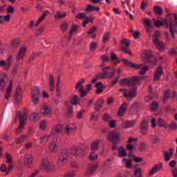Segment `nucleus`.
Here are the masks:
<instances>
[{"label": "nucleus", "mask_w": 177, "mask_h": 177, "mask_svg": "<svg viewBox=\"0 0 177 177\" xmlns=\"http://www.w3.org/2000/svg\"><path fill=\"white\" fill-rule=\"evenodd\" d=\"M165 12L167 13L166 18L164 21L165 27L166 28H169L172 38H175V34L174 32H177V15L170 14L168 8H165Z\"/></svg>", "instance_id": "nucleus-1"}, {"label": "nucleus", "mask_w": 177, "mask_h": 177, "mask_svg": "<svg viewBox=\"0 0 177 177\" xmlns=\"http://www.w3.org/2000/svg\"><path fill=\"white\" fill-rule=\"evenodd\" d=\"M17 117L19 120V125L16 129L15 133H17V135H19L21 133V131H23V129L26 125V122L27 121V118L28 117V115L26 113H23L21 112H18L17 113Z\"/></svg>", "instance_id": "nucleus-2"}, {"label": "nucleus", "mask_w": 177, "mask_h": 177, "mask_svg": "<svg viewBox=\"0 0 177 177\" xmlns=\"http://www.w3.org/2000/svg\"><path fill=\"white\" fill-rule=\"evenodd\" d=\"M121 136L120 135V133L115 131H112L109 133L108 135V139L111 142L113 145L112 147V150H117L118 148L117 147V144L120 143V139Z\"/></svg>", "instance_id": "nucleus-3"}, {"label": "nucleus", "mask_w": 177, "mask_h": 177, "mask_svg": "<svg viewBox=\"0 0 177 177\" xmlns=\"http://www.w3.org/2000/svg\"><path fill=\"white\" fill-rule=\"evenodd\" d=\"M70 157V153L67 149H63L61 151V154L58 157L57 162V165L58 167H64L67 162L68 161V158Z\"/></svg>", "instance_id": "nucleus-4"}, {"label": "nucleus", "mask_w": 177, "mask_h": 177, "mask_svg": "<svg viewBox=\"0 0 177 177\" xmlns=\"http://www.w3.org/2000/svg\"><path fill=\"white\" fill-rule=\"evenodd\" d=\"M119 92H122L123 96H124L127 100H132V99L136 97V95L138 93V87L134 86L130 90L120 88L119 89Z\"/></svg>", "instance_id": "nucleus-5"}, {"label": "nucleus", "mask_w": 177, "mask_h": 177, "mask_svg": "<svg viewBox=\"0 0 177 177\" xmlns=\"http://www.w3.org/2000/svg\"><path fill=\"white\" fill-rule=\"evenodd\" d=\"M139 84H140V82L138 76H134L130 79L124 78L120 82L121 86H125V85L127 86H136V85H139Z\"/></svg>", "instance_id": "nucleus-6"}, {"label": "nucleus", "mask_w": 177, "mask_h": 177, "mask_svg": "<svg viewBox=\"0 0 177 177\" xmlns=\"http://www.w3.org/2000/svg\"><path fill=\"white\" fill-rule=\"evenodd\" d=\"M78 96L73 95L71 99V102L66 101L65 102V106L67 107L66 114L68 117H70L73 114V104L75 106L78 104Z\"/></svg>", "instance_id": "nucleus-7"}, {"label": "nucleus", "mask_w": 177, "mask_h": 177, "mask_svg": "<svg viewBox=\"0 0 177 177\" xmlns=\"http://www.w3.org/2000/svg\"><path fill=\"white\" fill-rule=\"evenodd\" d=\"M88 149V145H86V144H82L80 147H75L73 149L72 153L73 156H75L76 157H84Z\"/></svg>", "instance_id": "nucleus-8"}, {"label": "nucleus", "mask_w": 177, "mask_h": 177, "mask_svg": "<svg viewBox=\"0 0 177 177\" xmlns=\"http://www.w3.org/2000/svg\"><path fill=\"white\" fill-rule=\"evenodd\" d=\"M40 168L46 171V172H55V165L50 164L48 158L42 159Z\"/></svg>", "instance_id": "nucleus-9"}, {"label": "nucleus", "mask_w": 177, "mask_h": 177, "mask_svg": "<svg viewBox=\"0 0 177 177\" xmlns=\"http://www.w3.org/2000/svg\"><path fill=\"white\" fill-rule=\"evenodd\" d=\"M113 76H114V73L104 71L97 75V76L91 80V83L96 84V82H97V81L99 80V78H102V80H104L105 78H111Z\"/></svg>", "instance_id": "nucleus-10"}, {"label": "nucleus", "mask_w": 177, "mask_h": 177, "mask_svg": "<svg viewBox=\"0 0 177 177\" xmlns=\"http://www.w3.org/2000/svg\"><path fill=\"white\" fill-rule=\"evenodd\" d=\"M84 82H85V80L84 79H80L75 86V89L80 93L81 97H84V96H86V94L88 93V91H86L84 86H82Z\"/></svg>", "instance_id": "nucleus-11"}, {"label": "nucleus", "mask_w": 177, "mask_h": 177, "mask_svg": "<svg viewBox=\"0 0 177 177\" xmlns=\"http://www.w3.org/2000/svg\"><path fill=\"white\" fill-rule=\"evenodd\" d=\"M84 82H85V80L84 79H80L75 86V89L80 93L81 97H84V96H86V94L88 93V91H86L84 86H82Z\"/></svg>", "instance_id": "nucleus-12"}, {"label": "nucleus", "mask_w": 177, "mask_h": 177, "mask_svg": "<svg viewBox=\"0 0 177 177\" xmlns=\"http://www.w3.org/2000/svg\"><path fill=\"white\" fill-rule=\"evenodd\" d=\"M130 44H131V41H129V39H123L121 41L122 47L120 48V50L122 52H124V53H127L128 55H130V56H132V53L131 52L129 48H128V47L129 46Z\"/></svg>", "instance_id": "nucleus-13"}, {"label": "nucleus", "mask_w": 177, "mask_h": 177, "mask_svg": "<svg viewBox=\"0 0 177 177\" xmlns=\"http://www.w3.org/2000/svg\"><path fill=\"white\" fill-rule=\"evenodd\" d=\"M39 96H41V92H39V87H35L32 90V102L33 104H38L39 103Z\"/></svg>", "instance_id": "nucleus-14"}, {"label": "nucleus", "mask_w": 177, "mask_h": 177, "mask_svg": "<svg viewBox=\"0 0 177 177\" xmlns=\"http://www.w3.org/2000/svg\"><path fill=\"white\" fill-rule=\"evenodd\" d=\"M63 131H64V126L62 124H56L52 127L50 133L53 136H58V135L62 133Z\"/></svg>", "instance_id": "nucleus-15"}, {"label": "nucleus", "mask_w": 177, "mask_h": 177, "mask_svg": "<svg viewBox=\"0 0 177 177\" xmlns=\"http://www.w3.org/2000/svg\"><path fill=\"white\" fill-rule=\"evenodd\" d=\"M8 83V75L6 73H1L0 75V89L5 91L6 88V84Z\"/></svg>", "instance_id": "nucleus-16"}, {"label": "nucleus", "mask_w": 177, "mask_h": 177, "mask_svg": "<svg viewBox=\"0 0 177 177\" xmlns=\"http://www.w3.org/2000/svg\"><path fill=\"white\" fill-rule=\"evenodd\" d=\"M144 59L146 62H147L149 64L153 66V64H156V59L153 57V53L151 51H148L145 53L144 55Z\"/></svg>", "instance_id": "nucleus-17"}, {"label": "nucleus", "mask_w": 177, "mask_h": 177, "mask_svg": "<svg viewBox=\"0 0 177 177\" xmlns=\"http://www.w3.org/2000/svg\"><path fill=\"white\" fill-rule=\"evenodd\" d=\"M153 44L160 52H162L164 49H165V43L162 41L161 39H153Z\"/></svg>", "instance_id": "nucleus-18"}, {"label": "nucleus", "mask_w": 177, "mask_h": 177, "mask_svg": "<svg viewBox=\"0 0 177 177\" xmlns=\"http://www.w3.org/2000/svg\"><path fill=\"white\" fill-rule=\"evenodd\" d=\"M24 165L26 168H30L32 165V156L30 154H27L24 156Z\"/></svg>", "instance_id": "nucleus-19"}, {"label": "nucleus", "mask_w": 177, "mask_h": 177, "mask_svg": "<svg viewBox=\"0 0 177 177\" xmlns=\"http://www.w3.org/2000/svg\"><path fill=\"white\" fill-rule=\"evenodd\" d=\"M22 92L23 91L21 90V87H20V86H18L16 90V94L14 96L15 102H17V103H20V102H21V99L23 97Z\"/></svg>", "instance_id": "nucleus-20"}, {"label": "nucleus", "mask_w": 177, "mask_h": 177, "mask_svg": "<svg viewBox=\"0 0 177 177\" xmlns=\"http://www.w3.org/2000/svg\"><path fill=\"white\" fill-rule=\"evenodd\" d=\"M26 52L27 48H26V46L21 47L17 55V60L19 62H20V60H23V59H24V56H26Z\"/></svg>", "instance_id": "nucleus-21"}, {"label": "nucleus", "mask_w": 177, "mask_h": 177, "mask_svg": "<svg viewBox=\"0 0 177 177\" xmlns=\"http://www.w3.org/2000/svg\"><path fill=\"white\" fill-rule=\"evenodd\" d=\"M128 109V104L127 102H123L120 107L119 108V111L118 112V115L119 117H122L127 113V110Z\"/></svg>", "instance_id": "nucleus-22"}, {"label": "nucleus", "mask_w": 177, "mask_h": 177, "mask_svg": "<svg viewBox=\"0 0 177 177\" xmlns=\"http://www.w3.org/2000/svg\"><path fill=\"white\" fill-rule=\"evenodd\" d=\"M172 156H174V149L171 148L169 151H165L163 152V157L165 161L168 162L171 158Z\"/></svg>", "instance_id": "nucleus-23"}, {"label": "nucleus", "mask_w": 177, "mask_h": 177, "mask_svg": "<svg viewBox=\"0 0 177 177\" xmlns=\"http://www.w3.org/2000/svg\"><path fill=\"white\" fill-rule=\"evenodd\" d=\"M75 131H77V126L75 124H71L66 126L64 129L66 135H70V133H73V132H75Z\"/></svg>", "instance_id": "nucleus-24"}, {"label": "nucleus", "mask_w": 177, "mask_h": 177, "mask_svg": "<svg viewBox=\"0 0 177 177\" xmlns=\"http://www.w3.org/2000/svg\"><path fill=\"white\" fill-rule=\"evenodd\" d=\"M141 135H146L149 129V124L145 120H143L140 126Z\"/></svg>", "instance_id": "nucleus-25"}, {"label": "nucleus", "mask_w": 177, "mask_h": 177, "mask_svg": "<svg viewBox=\"0 0 177 177\" xmlns=\"http://www.w3.org/2000/svg\"><path fill=\"white\" fill-rule=\"evenodd\" d=\"M60 96H62V87H59V86H57V88H56V95L54 100V103L56 106L60 103Z\"/></svg>", "instance_id": "nucleus-26"}, {"label": "nucleus", "mask_w": 177, "mask_h": 177, "mask_svg": "<svg viewBox=\"0 0 177 177\" xmlns=\"http://www.w3.org/2000/svg\"><path fill=\"white\" fill-rule=\"evenodd\" d=\"M162 67H158L156 71H155L154 81H160V78H161V75H162Z\"/></svg>", "instance_id": "nucleus-27"}, {"label": "nucleus", "mask_w": 177, "mask_h": 177, "mask_svg": "<svg viewBox=\"0 0 177 177\" xmlns=\"http://www.w3.org/2000/svg\"><path fill=\"white\" fill-rule=\"evenodd\" d=\"M118 157L122 158V157H127V149L124 147H120L118 148Z\"/></svg>", "instance_id": "nucleus-28"}, {"label": "nucleus", "mask_w": 177, "mask_h": 177, "mask_svg": "<svg viewBox=\"0 0 177 177\" xmlns=\"http://www.w3.org/2000/svg\"><path fill=\"white\" fill-rule=\"evenodd\" d=\"M122 62L124 63V64L129 66V67H132L133 68H140V67H142V64L138 65L131 62L130 61H128V59H122Z\"/></svg>", "instance_id": "nucleus-29"}, {"label": "nucleus", "mask_w": 177, "mask_h": 177, "mask_svg": "<svg viewBox=\"0 0 177 177\" xmlns=\"http://www.w3.org/2000/svg\"><path fill=\"white\" fill-rule=\"evenodd\" d=\"M51 111L50 106H48V105H44L40 110L41 114H44V115H49Z\"/></svg>", "instance_id": "nucleus-30"}, {"label": "nucleus", "mask_w": 177, "mask_h": 177, "mask_svg": "<svg viewBox=\"0 0 177 177\" xmlns=\"http://www.w3.org/2000/svg\"><path fill=\"white\" fill-rule=\"evenodd\" d=\"M162 167V163H160L159 165H156L155 167L152 168L151 171H149V175L151 176L155 174H157L158 171H160Z\"/></svg>", "instance_id": "nucleus-31"}, {"label": "nucleus", "mask_w": 177, "mask_h": 177, "mask_svg": "<svg viewBox=\"0 0 177 177\" xmlns=\"http://www.w3.org/2000/svg\"><path fill=\"white\" fill-rule=\"evenodd\" d=\"M49 84H50V91L55 92V77H53V75H50Z\"/></svg>", "instance_id": "nucleus-32"}, {"label": "nucleus", "mask_w": 177, "mask_h": 177, "mask_svg": "<svg viewBox=\"0 0 177 177\" xmlns=\"http://www.w3.org/2000/svg\"><path fill=\"white\" fill-rule=\"evenodd\" d=\"M12 86H13V82H10L7 88L6 93L5 99L6 100H8V99L10 97V93H12Z\"/></svg>", "instance_id": "nucleus-33"}, {"label": "nucleus", "mask_w": 177, "mask_h": 177, "mask_svg": "<svg viewBox=\"0 0 177 177\" xmlns=\"http://www.w3.org/2000/svg\"><path fill=\"white\" fill-rule=\"evenodd\" d=\"M97 168H99V165H90L86 171L87 175H92Z\"/></svg>", "instance_id": "nucleus-34"}, {"label": "nucleus", "mask_w": 177, "mask_h": 177, "mask_svg": "<svg viewBox=\"0 0 177 177\" xmlns=\"http://www.w3.org/2000/svg\"><path fill=\"white\" fill-rule=\"evenodd\" d=\"M85 10L87 12V13H91V12H99L100 10V8L99 7H95L92 5H88L87 8L85 9Z\"/></svg>", "instance_id": "nucleus-35"}, {"label": "nucleus", "mask_w": 177, "mask_h": 177, "mask_svg": "<svg viewBox=\"0 0 177 177\" xmlns=\"http://www.w3.org/2000/svg\"><path fill=\"white\" fill-rule=\"evenodd\" d=\"M135 120H127L122 122V126L124 128H132V127L135 125Z\"/></svg>", "instance_id": "nucleus-36"}, {"label": "nucleus", "mask_w": 177, "mask_h": 177, "mask_svg": "<svg viewBox=\"0 0 177 177\" xmlns=\"http://www.w3.org/2000/svg\"><path fill=\"white\" fill-rule=\"evenodd\" d=\"M67 16V14L66 12H62L60 11H57L54 13V17L55 19H63Z\"/></svg>", "instance_id": "nucleus-37"}, {"label": "nucleus", "mask_w": 177, "mask_h": 177, "mask_svg": "<svg viewBox=\"0 0 177 177\" xmlns=\"http://www.w3.org/2000/svg\"><path fill=\"white\" fill-rule=\"evenodd\" d=\"M30 120L34 122H37L39 120V114L37 112H33L30 116Z\"/></svg>", "instance_id": "nucleus-38"}, {"label": "nucleus", "mask_w": 177, "mask_h": 177, "mask_svg": "<svg viewBox=\"0 0 177 177\" xmlns=\"http://www.w3.org/2000/svg\"><path fill=\"white\" fill-rule=\"evenodd\" d=\"M95 88H97L96 93H102L104 89V86H103V83L100 82L95 84Z\"/></svg>", "instance_id": "nucleus-39"}, {"label": "nucleus", "mask_w": 177, "mask_h": 177, "mask_svg": "<svg viewBox=\"0 0 177 177\" xmlns=\"http://www.w3.org/2000/svg\"><path fill=\"white\" fill-rule=\"evenodd\" d=\"M107 162H111V159H108L105 162H104L102 167H100V170L102 174L104 171H107V168L109 167V165Z\"/></svg>", "instance_id": "nucleus-40"}, {"label": "nucleus", "mask_w": 177, "mask_h": 177, "mask_svg": "<svg viewBox=\"0 0 177 177\" xmlns=\"http://www.w3.org/2000/svg\"><path fill=\"white\" fill-rule=\"evenodd\" d=\"M100 143V141L99 140L94 141L91 144V151H97V149H99Z\"/></svg>", "instance_id": "nucleus-41"}, {"label": "nucleus", "mask_w": 177, "mask_h": 177, "mask_svg": "<svg viewBox=\"0 0 177 177\" xmlns=\"http://www.w3.org/2000/svg\"><path fill=\"white\" fill-rule=\"evenodd\" d=\"M19 45H20V41H19V39H15L14 40H12V41L11 43V48L12 49H16V48H19Z\"/></svg>", "instance_id": "nucleus-42"}, {"label": "nucleus", "mask_w": 177, "mask_h": 177, "mask_svg": "<svg viewBox=\"0 0 177 177\" xmlns=\"http://www.w3.org/2000/svg\"><path fill=\"white\" fill-rule=\"evenodd\" d=\"M103 105V100H99L95 104V111H100L102 106Z\"/></svg>", "instance_id": "nucleus-43"}, {"label": "nucleus", "mask_w": 177, "mask_h": 177, "mask_svg": "<svg viewBox=\"0 0 177 177\" xmlns=\"http://www.w3.org/2000/svg\"><path fill=\"white\" fill-rule=\"evenodd\" d=\"M28 138V136L22 135L19 138L16 139V143L18 145H20L21 143H23L26 139Z\"/></svg>", "instance_id": "nucleus-44"}, {"label": "nucleus", "mask_w": 177, "mask_h": 177, "mask_svg": "<svg viewBox=\"0 0 177 177\" xmlns=\"http://www.w3.org/2000/svg\"><path fill=\"white\" fill-rule=\"evenodd\" d=\"M9 20H10V15H3V16L0 15V24H2L3 21H9Z\"/></svg>", "instance_id": "nucleus-45"}, {"label": "nucleus", "mask_w": 177, "mask_h": 177, "mask_svg": "<svg viewBox=\"0 0 177 177\" xmlns=\"http://www.w3.org/2000/svg\"><path fill=\"white\" fill-rule=\"evenodd\" d=\"M153 11L155 12L156 15H158V16L162 15V8L158 6L153 7Z\"/></svg>", "instance_id": "nucleus-46"}, {"label": "nucleus", "mask_w": 177, "mask_h": 177, "mask_svg": "<svg viewBox=\"0 0 177 177\" xmlns=\"http://www.w3.org/2000/svg\"><path fill=\"white\" fill-rule=\"evenodd\" d=\"M50 136H52V134L48 135L46 134L44 136L41 138V142L40 143H46V142H48V140H49V139H50Z\"/></svg>", "instance_id": "nucleus-47"}, {"label": "nucleus", "mask_w": 177, "mask_h": 177, "mask_svg": "<svg viewBox=\"0 0 177 177\" xmlns=\"http://www.w3.org/2000/svg\"><path fill=\"white\" fill-rule=\"evenodd\" d=\"M97 159V154L95 153L94 151H91L90 155H89V160L90 161H95V160Z\"/></svg>", "instance_id": "nucleus-48"}, {"label": "nucleus", "mask_w": 177, "mask_h": 177, "mask_svg": "<svg viewBox=\"0 0 177 177\" xmlns=\"http://www.w3.org/2000/svg\"><path fill=\"white\" fill-rule=\"evenodd\" d=\"M123 162L125 163L126 167L128 169H129V168H131V167H132V162L131 161V160H129L128 158H124Z\"/></svg>", "instance_id": "nucleus-49"}, {"label": "nucleus", "mask_w": 177, "mask_h": 177, "mask_svg": "<svg viewBox=\"0 0 177 177\" xmlns=\"http://www.w3.org/2000/svg\"><path fill=\"white\" fill-rule=\"evenodd\" d=\"M170 97H171V93L169 92V90L166 91L165 92V97L162 100V103H165L167 102V100H168Z\"/></svg>", "instance_id": "nucleus-50"}, {"label": "nucleus", "mask_w": 177, "mask_h": 177, "mask_svg": "<svg viewBox=\"0 0 177 177\" xmlns=\"http://www.w3.org/2000/svg\"><path fill=\"white\" fill-rule=\"evenodd\" d=\"M6 160L8 164H12L13 162V158L12 157V155L9 153H6Z\"/></svg>", "instance_id": "nucleus-51"}, {"label": "nucleus", "mask_w": 177, "mask_h": 177, "mask_svg": "<svg viewBox=\"0 0 177 177\" xmlns=\"http://www.w3.org/2000/svg\"><path fill=\"white\" fill-rule=\"evenodd\" d=\"M84 19H85L83 21V27H85V26H86V24H88V23H93V18H89L88 17H86Z\"/></svg>", "instance_id": "nucleus-52"}, {"label": "nucleus", "mask_w": 177, "mask_h": 177, "mask_svg": "<svg viewBox=\"0 0 177 177\" xmlns=\"http://www.w3.org/2000/svg\"><path fill=\"white\" fill-rule=\"evenodd\" d=\"M49 13V12L48 10L44 11L43 15H41V17H40L38 19V23H41V21H43L45 19V17H46V16H48V14Z\"/></svg>", "instance_id": "nucleus-53"}, {"label": "nucleus", "mask_w": 177, "mask_h": 177, "mask_svg": "<svg viewBox=\"0 0 177 177\" xmlns=\"http://www.w3.org/2000/svg\"><path fill=\"white\" fill-rule=\"evenodd\" d=\"M134 175L136 177H143L142 175V169L138 168L134 171Z\"/></svg>", "instance_id": "nucleus-54"}, {"label": "nucleus", "mask_w": 177, "mask_h": 177, "mask_svg": "<svg viewBox=\"0 0 177 177\" xmlns=\"http://www.w3.org/2000/svg\"><path fill=\"white\" fill-rule=\"evenodd\" d=\"M56 147H57L56 142L52 141L49 146L50 150H51V151H56Z\"/></svg>", "instance_id": "nucleus-55"}, {"label": "nucleus", "mask_w": 177, "mask_h": 177, "mask_svg": "<svg viewBox=\"0 0 177 177\" xmlns=\"http://www.w3.org/2000/svg\"><path fill=\"white\" fill-rule=\"evenodd\" d=\"M143 23H144L145 26H146V27H150V26H153V25H151V21L149 18L144 19Z\"/></svg>", "instance_id": "nucleus-56"}, {"label": "nucleus", "mask_w": 177, "mask_h": 177, "mask_svg": "<svg viewBox=\"0 0 177 177\" xmlns=\"http://www.w3.org/2000/svg\"><path fill=\"white\" fill-rule=\"evenodd\" d=\"M150 109L152 110V111H156L158 109V103L153 102H152Z\"/></svg>", "instance_id": "nucleus-57"}, {"label": "nucleus", "mask_w": 177, "mask_h": 177, "mask_svg": "<svg viewBox=\"0 0 177 177\" xmlns=\"http://www.w3.org/2000/svg\"><path fill=\"white\" fill-rule=\"evenodd\" d=\"M165 21V19L163 20V21H161L160 20H154V24L156 27L159 28L160 26H162L163 24H165V22H164Z\"/></svg>", "instance_id": "nucleus-58"}, {"label": "nucleus", "mask_w": 177, "mask_h": 177, "mask_svg": "<svg viewBox=\"0 0 177 177\" xmlns=\"http://www.w3.org/2000/svg\"><path fill=\"white\" fill-rule=\"evenodd\" d=\"M77 30H78V25H73L72 28L69 32L70 37H71V35H73V33L75 32V31H77Z\"/></svg>", "instance_id": "nucleus-59"}, {"label": "nucleus", "mask_w": 177, "mask_h": 177, "mask_svg": "<svg viewBox=\"0 0 177 177\" xmlns=\"http://www.w3.org/2000/svg\"><path fill=\"white\" fill-rule=\"evenodd\" d=\"M158 122L159 127H165V128H167V127H165L167 122L163 119L159 118Z\"/></svg>", "instance_id": "nucleus-60"}, {"label": "nucleus", "mask_w": 177, "mask_h": 177, "mask_svg": "<svg viewBox=\"0 0 177 177\" xmlns=\"http://www.w3.org/2000/svg\"><path fill=\"white\" fill-rule=\"evenodd\" d=\"M84 113H85V109H82L80 111L77 112V118L81 120L84 117Z\"/></svg>", "instance_id": "nucleus-61"}, {"label": "nucleus", "mask_w": 177, "mask_h": 177, "mask_svg": "<svg viewBox=\"0 0 177 177\" xmlns=\"http://www.w3.org/2000/svg\"><path fill=\"white\" fill-rule=\"evenodd\" d=\"M13 58V57L12 55H9V57L7 58V68H9V67H10V66H12V59Z\"/></svg>", "instance_id": "nucleus-62"}, {"label": "nucleus", "mask_w": 177, "mask_h": 177, "mask_svg": "<svg viewBox=\"0 0 177 177\" xmlns=\"http://www.w3.org/2000/svg\"><path fill=\"white\" fill-rule=\"evenodd\" d=\"M67 28H68V24L64 23L61 26V30L62 32H65V31H67Z\"/></svg>", "instance_id": "nucleus-63"}, {"label": "nucleus", "mask_w": 177, "mask_h": 177, "mask_svg": "<svg viewBox=\"0 0 177 177\" xmlns=\"http://www.w3.org/2000/svg\"><path fill=\"white\" fill-rule=\"evenodd\" d=\"M75 172L74 171H70L68 173H66L64 175V177H75Z\"/></svg>", "instance_id": "nucleus-64"}]
</instances>
